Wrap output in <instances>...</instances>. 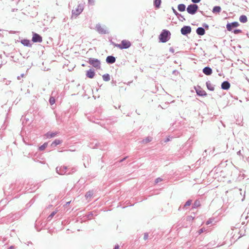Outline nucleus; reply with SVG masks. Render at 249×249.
<instances>
[{"mask_svg":"<svg viewBox=\"0 0 249 249\" xmlns=\"http://www.w3.org/2000/svg\"><path fill=\"white\" fill-rule=\"evenodd\" d=\"M203 231V229H201L199 230V233H202Z\"/></svg>","mask_w":249,"mask_h":249,"instance_id":"nucleus-47","label":"nucleus"},{"mask_svg":"<svg viewBox=\"0 0 249 249\" xmlns=\"http://www.w3.org/2000/svg\"><path fill=\"white\" fill-rule=\"evenodd\" d=\"M172 9L173 10V13L174 14L178 17V19L181 21H183L185 20V18H184V17L181 15L180 14H179L174 8V7L172 8Z\"/></svg>","mask_w":249,"mask_h":249,"instance_id":"nucleus-12","label":"nucleus"},{"mask_svg":"<svg viewBox=\"0 0 249 249\" xmlns=\"http://www.w3.org/2000/svg\"><path fill=\"white\" fill-rule=\"evenodd\" d=\"M221 10V8L220 6H215L213 8L212 12L213 13H218L220 12Z\"/></svg>","mask_w":249,"mask_h":249,"instance_id":"nucleus-22","label":"nucleus"},{"mask_svg":"<svg viewBox=\"0 0 249 249\" xmlns=\"http://www.w3.org/2000/svg\"><path fill=\"white\" fill-rule=\"evenodd\" d=\"M153 138L151 137H147L145 139H143L140 142L142 143H146L149 142H150L152 141Z\"/></svg>","mask_w":249,"mask_h":249,"instance_id":"nucleus-20","label":"nucleus"},{"mask_svg":"<svg viewBox=\"0 0 249 249\" xmlns=\"http://www.w3.org/2000/svg\"><path fill=\"white\" fill-rule=\"evenodd\" d=\"M34 160L36 162H38L39 160L37 159H34Z\"/></svg>","mask_w":249,"mask_h":249,"instance_id":"nucleus-44","label":"nucleus"},{"mask_svg":"<svg viewBox=\"0 0 249 249\" xmlns=\"http://www.w3.org/2000/svg\"><path fill=\"white\" fill-rule=\"evenodd\" d=\"M242 32V31L240 29H235L233 31V33L235 34H239V33H241Z\"/></svg>","mask_w":249,"mask_h":249,"instance_id":"nucleus-34","label":"nucleus"},{"mask_svg":"<svg viewBox=\"0 0 249 249\" xmlns=\"http://www.w3.org/2000/svg\"><path fill=\"white\" fill-rule=\"evenodd\" d=\"M196 91V94L200 96H206L207 95V93L205 90L202 89L200 87L198 86L196 88H195Z\"/></svg>","mask_w":249,"mask_h":249,"instance_id":"nucleus-9","label":"nucleus"},{"mask_svg":"<svg viewBox=\"0 0 249 249\" xmlns=\"http://www.w3.org/2000/svg\"><path fill=\"white\" fill-rule=\"evenodd\" d=\"M89 3L90 4L93 5L94 3V0H88Z\"/></svg>","mask_w":249,"mask_h":249,"instance_id":"nucleus-38","label":"nucleus"},{"mask_svg":"<svg viewBox=\"0 0 249 249\" xmlns=\"http://www.w3.org/2000/svg\"><path fill=\"white\" fill-rule=\"evenodd\" d=\"M186 6L184 4H179L178 5V11L180 12H183L185 11Z\"/></svg>","mask_w":249,"mask_h":249,"instance_id":"nucleus-23","label":"nucleus"},{"mask_svg":"<svg viewBox=\"0 0 249 249\" xmlns=\"http://www.w3.org/2000/svg\"><path fill=\"white\" fill-rule=\"evenodd\" d=\"M14 249V247L13 246H11L9 247V249Z\"/></svg>","mask_w":249,"mask_h":249,"instance_id":"nucleus-45","label":"nucleus"},{"mask_svg":"<svg viewBox=\"0 0 249 249\" xmlns=\"http://www.w3.org/2000/svg\"><path fill=\"white\" fill-rule=\"evenodd\" d=\"M119 245H116L113 249H119Z\"/></svg>","mask_w":249,"mask_h":249,"instance_id":"nucleus-42","label":"nucleus"},{"mask_svg":"<svg viewBox=\"0 0 249 249\" xmlns=\"http://www.w3.org/2000/svg\"><path fill=\"white\" fill-rule=\"evenodd\" d=\"M57 211L56 210L55 211L53 212L48 217L47 219L48 221H50L53 217L54 216V215L57 213Z\"/></svg>","mask_w":249,"mask_h":249,"instance_id":"nucleus-27","label":"nucleus"},{"mask_svg":"<svg viewBox=\"0 0 249 249\" xmlns=\"http://www.w3.org/2000/svg\"><path fill=\"white\" fill-rule=\"evenodd\" d=\"M160 4L161 0H154V4L156 8H160Z\"/></svg>","mask_w":249,"mask_h":249,"instance_id":"nucleus-25","label":"nucleus"},{"mask_svg":"<svg viewBox=\"0 0 249 249\" xmlns=\"http://www.w3.org/2000/svg\"><path fill=\"white\" fill-rule=\"evenodd\" d=\"M203 28H205L206 29L208 30L209 29V26L206 23H203L202 24Z\"/></svg>","mask_w":249,"mask_h":249,"instance_id":"nucleus-36","label":"nucleus"},{"mask_svg":"<svg viewBox=\"0 0 249 249\" xmlns=\"http://www.w3.org/2000/svg\"><path fill=\"white\" fill-rule=\"evenodd\" d=\"M61 142V141L58 139H56L52 143V146H56L57 145L60 144Z\"/></svg>","mask_w":249,"mask_h":249,"instance_id":"nucleus-28","label":"nucleus"},{"mask_svg":"<svg viewBox=\"0 0 249 249\" xmlns=\"http://www.w3.org/2000/svg\"><path fill=\"white\" fill-rule=\"evenodd\" d=\"M40 162L41 163H43V164L45 163V162L44 161H42H42H40Z\"/></svg>","mask_w":249,"mask_h":249,"instance_id":"nucleus-51","label":"nucleus"},{"mask_svg":"<svg viewBox=\"0 0 249 249\" xmlns=\"http://www.w3.org/2000/svg\"><path fill=\"white\" fill-rule=\"evenodd\" d=\"M206 86L207 89L211 90L213 91L214 89V86L211 83L210 81H208L206 82Z\"/></svg>","mask_w":249,"mask_h":249,"instance_id":"nucleus-19","label":"nucleus"},{"mask_svg":"<svg viewBox=\"0 0 249 249\" xmlns=\"http://www.w3.org/2000/svg\"><path fill=\"white\" fill-rule=\"evenodd\" d=\"M239 25L238 22L234 21L230 23H228L226 25L227 30L229 31H231L233 28H235Z\"/></svg>","mask_w":249,"mask_h":249,"instance_id":"nucleus-8","label":"nucleus"},{"mask_svg":"<svg viewBox=\"0 0 249 249\" xmlns=\"http://www.w3.org/2000/svg\"><path fill=\"white\" fill-rule=\"evenodd\" d=\"M203 72L207 75H210L212 73V69L209 67H206L203 68Z\"/></svg>","mask_w":249,"mask_h":249,"instance_id":"nucleus-15","label":"nucleus"},{"mask_svg":"<svg viewBox=\"0 0 249 249\" xmlns=\"http://www.w3.org/2000/svg\"><path fill=\"white\" fill-rule=\"evenodd\" d=\"M198 6L196 4H191L189 5L187 8V12L191 15H194L196 13Z\"/></svg>","mask_w":249,"mask_h":249,"instance_id":"nucleus-3","label":"nucleus"},{"mask_svg":"<svg viewBox=\"0 0 249 249\" xmlns=\"http://www.w3.org/2000/svg\"><path fill=\"white\" fill-rule=\"evenodd\" d=\"M95 29L96 31L101 34H106L107 32L103 27H102L100 24H98L96 25Z\"/></svg>","mask_w":249,"mask_h":249,"instance_id":"nucleus-11","label":"nucleus"},{"mask_svg":"<svg viewBox=\"0 0 249 249\" xmlns=\"http://www.w3.org/2000/svg\"><path fill=\"white\" fill-rule=\"evenodd\" d=\"M57 134V133L56 132H48L47 134H46V137L48 138H53V137H55Z\"/></svg>","mask_w":249,"mask_h":249,"instance_id":"nucleus-24","label":"nucleus"},{"mask_svg":"<svg viewBox=\"0 0 249 249\" xmlns=\"http://www.w3.org/2000/svg\"><path fill=\"white\" fill-rule=\"evenodd\" d=\"M237 154V155H240L241 154V151H238Z\"/></svg>","mask_w":249,"mask_h":249,"instance_id":"nucleus-46","label":"nucleus"},{"mask_svg":"<svg viewBox=\"0 0 249 249\" xmlns=\"http://www.w3.org/2000/svg\"><path fill=\"white\" fill-rule=\"evenodd\" d=\"M200 205V203L199 201L196 200L195 201L194 204H193V208H196L198 207Z\"/></svg>","mask_w":249,"mask_h":249,"instance_id":"nucleus-29","label":"nucleus"},{"mask_svg":"<svg viewBox=\"0 0 249 249\" xmlns=\"http://www.w3.org/2000/svg\"><path fill=\"white\" fill-rule=\"evenodd\" d=\"M194 3H197L200 1L201 0H191Z\"/></svg>","mask_w":249,"mask_h":249,"instance_id":"nucleus-39","label":"nucleus"},{"mask_svg":"<svg viewBox=\"0 0 249 249\" xmlns=\"http://www.w3.org/2000/svg\"><path fill=\"white\" fill-rule=\"evenodd\" d=\"M116 58L114 56L109 55L106 58V62L108 64H113L115 62Z\"/></svg>","mask_w":249,"mask_h":249,"instance_id":"nucleus-13","label":"nucleus"},{"mask_svg":"<svg viewBox=\"0 0 249 249\" xmlns=\"http://www.w3.org/2000/svg\"><path fill=\"white\" fill-rule=\"evenodd\" d=\"M230 83L228 81H224L221 84V89L224 90H228L230 88Z\"/></svg>","mask_w":249,"mask_h":249,"instance_id":"nucleus-14","label":"nucleus"},{"mask_svg":"<svg viewBox=\"0 0 249 249\" xmlns=\"http://www.w3.org/2000/svg\"><path fill=\"white\" fill-rule=\"evenodd\" d=\"M170 141V139L169 138H167L166 140L164 141L165 142Z\"/></svg>","mask_w":249,"mask_h":249,"instance_id":"nucleus-43","label":"nucleus"},{"mask_svg":"<svg viewBox=\"0 0 249 249\" xmlns=\"http://www.w3.org/2000/svg\"><path fill=\"white\" fill-rule=\"evenodd\" d=\"M162 181V179L160 178H157L155 180V183H158L160 181Z\"/></svg>","mask_w":249,"mask_h":249,"instance_id":"nucleus-35","label":"nucleus"},{"mask_svg":"<svg viewBox=\"0 0 249 249\" xmlns=\"http://www.w3.org/2000/svg\"><path fill=\"white\" fill-rule=\"evenodd\" d=\"M47 146V143H44L43 145L39 147V149L40 151L44 150Z\"/></svg>","mask_w":249,"mask_h":249,"instance_id":"nucleus-30","label":"nucleus"},{"mask_svg":"<svg viewBox=\"0 0 249 249\" xmlns=\"http://www.w3.org/2000/svg\"><path fill=\"white\" fill-rule=\"evenodd\" d=\"M192 203V200H188L186 201V202L185 203V204H184V207H186L187 206H189L191 205Z\"/></svg>","mask_w":249,"mask_h":249,"instance_id":"nucleus-33","label":"nucleus"},{"mask_svg":"<svg viewBox=\"0 0 249 249\" xmlns=\"http://www.w3.org/2000/svg\"><path fill=\"white\" fill-rule=\"evenodd\" d=\"M92 195L93 193L92 192L89 191L86 193L85 196L87 198H90Z\"/></svg>","mask_w":249,"mask_h":249,"instance_id":"nucleus-32","label":"nucleus"},{"mask_svg":"<svg viewBox=\"0 0 249 249\" xmlns=\"http://www.w3.org/2000/svg\"><path fill=\"white\" fill-rule=\"evenodd\" d=\"M170 32L167 30H163L159 36V39L161 42L165 43L170 38Z\"/></svg>","mask_w":249,"mask_h":249,"instance_id":"nucleus-1","label":"nucleus"},{"mask_svg":"<svg viewBox=\"0 0 249 249\" xmlns=\"http://www.w3.org/2000/svg\"><path fill=\"white\" fill-rule=\"evenodd\" d=\"M24 76V74L23 73L21 74L20 76H18L17 78L18 80H20L21 78L23 77Z\"/></svg>","mask_w":249,"mask_h":249,"instance_id":"nucleus-40","label":"nucleus"},{"mask_svg":"<svg viewBox=\"0 0 249 249\" xmlns=\"http://www.w3.org/2000/svg\"><path fill=\"white\" fill-rule=\"evenodd\" d=\"M200 12L203 15H205L203 11H200Z\"/></svg>","mask_w":249,"mask_h":249,"instance_id":"nucleus-49","label":"nucleus"},{"mask_svg":"<svg viewBox=\"0 0 249 249\" xmlns=\"http://www.w3.org/2000/svg\"><path fill=\"white\" fill-rule=\"evenodd\" d=\"M88 62L96 69L100 68L101 63L98 59L90 58Z\"/></svg>","mask_w":249,"mask_h":249,"instance_id":"nucleus-4","label":"nucleus"},{"mask_svg":"<svg viewBox=\"0 0 249 249\" xmlns=\"http://www.w3.org/2000/svg\"><path fill=\"white\" fill-rule=\"evenodd\" d=\"M67 167L65 166H58L56 168V172L59 175H63L66 173Z\"/></svg>","mask_w":249,"mask_h":249,"instance_id":"nucleus-6","label":"nucleus"},{"mask_svg":"<svg viewBox=\"0 0 249 249\" xmlns=\"http://www.w3.org/2000/svg\"><path fill=\"white\" fill-rule=\"evenodd\" d=\"M103 79L105 81H108L110 79V77L109 74H105L103 75Z\"/></svg>","mask_w":249,"mask_h":249,"instance_id":"nucleus-26","label":"nucleus"},{"mask_svg":"<svg viewBox=\"0 0 249 249\" xmlns=\"http://www.w3.org/2000/svg\"><path fill=\"white\" fill-rule=\"evenodd\" d=\"M32 41L34 42H41L42 41V37L36 33H33Z\"/></svg>","mask_w":249,"mask_h":249,"instance_id":"nucleus-10","label":"nucleus"},{"mask_svg":"<svg viewBox=\"0 0 249 249\" xmlns=\"http://www.w3.org/2000/svg\"><path fill=\"white\" fill-rule=\"evenodd\" d=\"M239 21L242 23H246L248 21V18L246 16L242 15L239 18Z\"/></svg>","mask_w":249,"mask_h":249,"instance_id":"nucleus-21","label":"nucleus"},{"mask_svg":"<svg viewBox=\"0 0 249 249\" xmlns=\"http://www.w3.org/2000/svg\"><path fill=\"white\" fill-rule=\"evenodd\" d=\"M178 211H180V207H179L178 209Z\"/></svg>","mask_w":249,"mask_h":249,"instance_id":"nucleus-52","label":"nucleus"},{"mask_svg":"<svg viewBox=\"0 0 249 249\" xmlns=\"http://www.w3.org/2000/svg\"><path fill=\"white\" fill-rule=\"evenodd\" d=\"M95 72L94 71L92 70L91 69H90L87 71L86 76L89 78H93Z\"/></svg>","mask_w":249,"mask_h":249,"instance_id":"nucleus-17","label":"nucleus"},{"mask_svg":"<svg viewBox=\"0 0 249 249\" xmlns=\"http://www.w3.org/2000/svg\"><path fill=\"white\" fill-rule=\"evenodd\" d=\"M83 10V7L82 5H79L77 7L72 11V14L73 15L77 16L79 15Z\"/></svg>","mask_w":249,"mask_h":249,"instance_id":"nucleus-7","label":"nucleus"},{"mask_svg":"<svg viewBox=\"0 0 249 249\" xmlns=\"http://www.w3.org/2000/svg\"><path fill=\"white\" fill-rule=\"evenodd\" d=\"M126 158H124L123 159H122V160H120V162H122V161H123Z\"/></svg>","mask_w":249,"mask_h":249,"instance_id":"nucleus-48","label":"nucleus"},{"mask_svg":"<svg viewBox=\"0 0 249 249\" xmlns=\"http://www.w3.org/2000/svg\"><path fill=\"white\" fill-rule=\"evenodd\" d=\"M148 237V233L147 232L144 233V236H143L144 240H146V239H147Z\"/></svg>","mask_w":249,"mask_h":249,"instance_id":"nucleus-37","label":"nucleus"},{"mask_svg":"<svg viewBox=\"0 0 249 249\" xmlns=\"http://www.w3.org/2000/svg\"><path fill=\"white\" fill-rule=\"evenodd\" d=\"M55 100L53 97H51L49 99L50 104L52 105L55 103Z\"/></svg>","mask_w":249,"mask_h":249,"instance_id":"nucleus-31","label":"nucleus"},{"mask_svg":"<svg viewBox=\"0 0 249 249\" xmlns=\"http://www.w3.org/2000/svg\"><path fill=\"white\" fill-rule=\"evenodd\" d=\"M212 223V220L211 219H209L207 222H206V224L207 225H209L211 223Z\"/></svg>","mask_w":249,"mask_h":249,"instance_id":"nucleus-41","label":"nucleus"},{"mask_svg":"<svg viewBox=\"0 0 249 249\" xmlns=\"http://www.w3.org/2000/svg\"><path fill=\"white\" fill-rule=\"evenodd\" d=\"M191 27L190 26H184L180 30V32L182 35L186 36L189 34L191 32Z\"/></svg>","mask_w":249,"mask_h":249,"instance_id":"nucleus-5","label":"nucleus"},{"mask_svg":"<svg viewBox=\"0 0 249 249\" xmlns=\"http://www.w3.org/2000/svg\"><path fill=\"white\" fill-rule=\"evenodd\" d=\"M196 33L199 36H203L205 34V30L203 27H198L196 30Z\"/></svg>","mask_w":249,"mask_h":249,"instance_id":"nucleus-16","label":"nucleus"},{"mask_svg":"<svg viewBox=\"0 0 249 249\" xmlns=\"http://www.w3.org/2000/svg\"><path fill=\"white\" fill-rule=\"evenodd\" d=\"M114 46L120 49H125L130 47L131 43L128 40H123L121 44H115Z\"/></svg>","mask_w":249,"mask_h":249,"instance_id":"nucleus-2","label":"nucleus"},{"mask_svg":"<svg viewBox=\"0 0 249 249\" xmlns=\"http://www.w3.org/2000/svg\"><path fill=\"white\" fill-rule=\"evenodd\" d=\"M170 51L174 52V50L173 49H170Z\"/></svg>","mask_w":249,"mask_h":249,"instance_id":"nucleus-50","label":"nucleus"},{"mask_svg":"<svg viewBox=\"0 0 249 249\" xmlns=\"http://www.w3.org/2000/svg\"><path fill=\"white\" fill-rule=\"evenodd\" d=\"M21 43L25 46L31 47L32 44L30 43V41L28 39H23L21 40Z\"/></svg>","mask_w":249,"mask_h":249,"instance_id":"nucleus-18","label":"nucleus"}]
</instances>
